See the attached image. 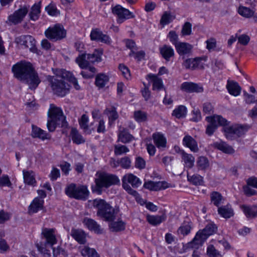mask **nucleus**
Returning a JSON list of instances; mask_svg holds the SVG:
<instances>
[{"label": "nucleus", "mask_w": 257, "mask_h": 257, "mask_svg": "<svg viewBox=\"0 0 257 257\" xmlns=\"http://www.w3.org/2000/svg\"><path fill=\"white\" fill-rule=\"evenodd\" d=\"M55 76H48L47 80L53 93L60 97L65 96L69 93L70 85L66 81L72 83L76 90H79L80 86L77 79L72 74L65 70H56Z\"/></svg>", "instance_id": "1"}, {"label": "nucleus", "mask_w": 257, "mask_h": 257, "mask_svg": "<svg viewBox=\"0 0 257 257\" xmlns=\"http://www.w3.org/2000/svg\"><path fill=\"white\" fill-rule=\"evenodd\" d=\"M12 71L16 78L28 84L31 89H36L41 82L38 74L30 62H19L13 66Z\"/></svg>", "instance_id": "2"}, {"label": "nucleus", "mask_w": 257, "mask_h": 257, "mask_svg": "<svg viewBox=\"0 0 257 257\" xmlns=\"http://www.w3.org/2000/svg\"><path fill=\"white\" fill-rule=\"evenodd\" d=\"M42 234L44 237L41 241L36 244V246L44 257L50 256L51 249L53 250L54 257H65L67 255L66 251L62 247L60 246H57L56 248L53 247V245L57 242L53 229H44Z\"/></svg>", "instance_id": "3"}, {"label": "nucleus", "mask_w": 257, "mask_h": 257, "mask_svg": "<svg viewBox=\"0 0 257 257\" xmlns=\"http://www.w3.org/2000/svg\"><path fill=\"white\" fill-rule=\"evenodd\" d=\"M94 178V184L91 186L92 193L101 195L103 189H107L111 186L120 183L118 177L112 174L103 171H97Z\"/></svg>", "instance_id": "4"}, {"label": "nucleus", "mask_w": 257, "mask_h": 257, "mask_svg": "<svg viewBox=\"0 0 257 257\" xmlns=\"http://www.w3.org/2000/svg\"><path fill=\"white\" fill-rule=\"evenodd\" d=\"M66 123V118L61 108L51 104L48 111L47 126L48 130L51 132H54L57 125L63 126Z\"/></svg>", "instance_id": "5"}, {"label": "nucleus", "mask_w": 257, "mask_h": 257, "mask_svg": "<svg viewBox=\"0 0 257 257\" xmlns=\"http://www.w3.org/2000/svg\"><path fill=\"white\" fill-rule=\"evenodd\" d=\"M93 206L98 209L97 215L106 221H113L119 212L118 208H114L102 199L94 200Z\"/></svg>", "instance_id": "6"}, {"label": "nucleus", "mask_w": 257, "mask_h": 257, "mask_svg": "<svg viewBox=\"0 0 257 257\" xmlns=\"http://www.w3.org/2000/svg\"><path fill=\"white\" fill-rule=\"evenodd\" d=\"M216 230L217 227L215 224L208 223L203 229L197 232L193 239L187 244V247L198 248L208 237L215 232Z\"/></svg>", "instance_id": "7"}, {"label": "nucleus", "mask_w": 257, "mask_h": 257, "mask_svg": "<svg viewBox=\"0 0 257 257\" xmlns=\"http://www.w3.org/2000/svg\"><path fill=\"white\" fill-rule=\"evenodd\" d=\"M102 54L101 49H95L92 54L82 53L76 58V62L81 68H85L90 63L100 62Z\"/></svg>", "instance_id": "8"}, {"label": "nucleus", "mask_w": 257, "mask_h": 257, "mask_svg": "<svg viewBox=\"0 0 257 257\" xmlns=\"http://www.w3.org/2000/svg\"><path fill=\"white\" fill-rule=\"evenodd\" d=\"M65 192L66 194L71 198L84 200L88 198L89 194L86 186H77L74 183L68 185L65 188Z\"/></svg>", "instance_id": "9"}, {"label": "nucleus", "mask_w": 257, "mask_h": 257, "mask_svg": "<svg viewBox=\"0 0 257 257\" xmlns=\"http://www.w3.org/2000/svg\"><path fill=\"white\" fill-rule=\"evenodd\" d=\"M206 120L209 123L206 129V134L209 136L213 134L218 125L225 126L228 124L225 118L219 115L207 116Z\"/></svg>", "instance_id": "10"}, {"label": "nucleus", "mask_w": 257, "mask_h": 257, "mask_svg": "<svg viewBox=\"0 0 257 257\" xmlns=\"http://www.w3.org/2000/svg\"><path fill=\"white\" fill-rule=\"evenodd\" d=\"M46 37L53 41L60 40L66 36V31L62 25L56 24L53 27H49L45 32Z\"/></svg>", "instance_id": "11"}, {"label": "nucleus", "mask_w": 257, "mask_h": 257, "mask_svg": "<svg viewBox=\"0 0 257 257\" xmlns=\"http://www.w3.org/2000/svg\"><path fill=\"white\" fill-rule=\"evenodd\" d=\"M112 13L117 16L116 22L118 24H121L126 20L135 17L132 12L119 5L112 8Z\"/></svg>", "instance_id": "12"}, {"label": "nucleus", "mask_w": 257, "mask_h": 257, "mask_svg": "<svg viewBox=\"0 0 257 257\" xmlns=\"http://www.w3.org/2000/svg\"><path fill=\"white\" fill-rule=\"evenodd\" d=\"M17 44L23 46L24 48H28L31 51L34 52L36 50L35 39L30 35H22L16 38Z\"/></svg>", "instance_id": "13"}, {"label": "nucleus", "mask_w": 257, "mask_h": 257, "mask_svg": "<svg viewBox=\"0 0 257 257\" xmlns=\"http://www.w3.org/2000/svg\"><path fill=\"white\" fill-rule=\"evenodd\" d=\"M28 12V9L26 6H24L16 11L13 14L10 15L8 17V20L10 23L17 25L21 23L25 17Z\"/></svg>", "instance_id": "14"}, {"label": "nucleus", "mask_w": 257, "mask_h": 257, "mask_svg": "<svg viewBox=\"0 0 257 257\" xmlns=\"http://www.w3.org/2000/svg\"><path fill=\"white\" fill-rule=\"evenodd\" d=\"M206 61L205 58L197 57L195 58H189L186 59L183 66L186 69H191L192 70L196 69H204V64L202 62V60Z\"/></svg>", "instance_id": "15"}, {"label": "nucleus", "mask_w": 257, "mask_h": 257, "mask_svg": "<svg viewBox=\"0 0 257 257\" xmlns=\"http://www.w3.org/2000/svg\"><path fill=\"white\" fill-rule=\"evenodd\" d=\"M223 126V131L226 138L233 140L240 136L241 125L238 124H233L231 126Z\"/></svg>", "instance_id": "16"}, {"label": "nucleus", "mask_w": 257, "mask_h": 257, "mask_svg": "<svg viewBox=\"0 0 257 257\" xmlns=\"http://www.w3.org/2000/svg\"><path fill=\"white\" fill-rule=\"evenodd\" d=\"M170 187L168 183L165 181L153 182L149 181L145 182L144 187L151 191H158L165 189Z\"/></svg>", "instance_id": "17"}, {"label": "nucleus", "mask_w": 257, "mask_h": 257, "mask_svg": "<svg viewBox=\"0 0 257 257\" xmlns=\"http://www.w3.org/2000/svg\"><path fill=\"white\" fill-rule=\"evenodd\" d=\"M122 184H130L133 188H137L142 184L141 181L132 173L125 174L122 178Z\"/></svg>", "instance_id": "18"}, {"label": "nucleus", "mask_w": 257, "mask_h": 257, "mask_svg": "<svg viewBox=\"0 0 257 257\" xmlns=\"http://www.w3.org/2000/svg\"><path fill=\"white\" fill-rule=\"evenodd\" d=\"M181 89L188 93H199L203 91V88L202 86L190 82H183L181 85Z\"/></svg>", "instance_id": "19"}, {"label": "nucleus", "mask_w": 257, "mask_h": 257, "mask_svg": "<svg viewBox=\"0 0 257 257\" xmlns=\"http://www.w3.org/2000/svg\"><path fill=\"white\" fill-rule=\"evenodd\" d=\"M84 224L91 231H93L97 234H101L103 232V229L94 220L85 217L83 220Z\"/></svg>", "instance_id": "20"}, {"label": "nucleus", "mask_w": 257, "mask_h": 257, "mask_svg": "<svg viewBox=\"0 0 257 257\" xmlns=\"http://www.w3.org/2000/svg\"><path fill=\"white\" fill-rule=\"evenodd\" d=\"M146 79L152 83L153 90L159 91L163 88L162 79L157 75L150 73L146 76Z\"/></svg>", "instance_id": "21"}, {"label": "nucleus", "mask_w": 257, "mask_h": 257, "mask_svg": "<svg viewBox=\"0 0 257 257\" xmlns=\"http://www.w3.org/2000/svg\"><path fill=\"white\" fill-rule=\"evenodd\" d=\"M160 53L162 57L166 61H169L174 56V51L172 47L167 45H164L159 48Z\"/></svg>", "instance_id": "22"}, {"label": "nucleus", "mask_w": 257, "mask_h": 257, "mask_svg": "<svg viewBox=\"0 0 257 257\" xmlns=\"http://www.w3.org/2000/svg\"><path fill=\"white\" fill-rule=\"evenodd\" d=\"M88 116L86 114H83L78 120L80 128L83 130L84 134L89 135L94 131V128H90L88 125Z\"/></svg>", "instance_id": "23"}, {"label": "nucleus", "mask_w": 257, "mask_h": 257, "mask_svg": "<svg viewBox=\"0 0 257 257\" xmlns=\"http://www.w3.org/2000/svg\"><path fill=\"white\" fill-rule=\"evenodd\" d=\"M71 235L80 244H84L86 242V234L81 229H72L71 231Z\"/></svg>", "instance_id": "24"}, {"label": "nucleus", "mask_w": 257, "mask_h": 257, "mask_svg": "<svg viewBox=\"0 0 257 257\" xmlns=\"http://www.w3.org/2000/svg\"><path fill=\"white\" fill-rule=\"evenodd\" d=\"M32 136L33 138H38L42 140L50 138V136L49 134L41 128L35 125H32Z\"/></svg>", "instance_id": "25"}, {"label": "nucleus", "mask_w": 257, "mask_h": 257, "mask_svg": "<svg viewBox=\"0 0 257 257\" xmlns=\"http://www.w3.org/2000/svg\"><path fill=\"white\" fill-rule=\"evenodd\" d=\"M153 139L154 144L158 148H164L166 147L167 140L164 136L160 133H156L153 134Z\"/></svg>", "instance_id": "26"}, {"label": "nucleus", "mask_w": 257, "mask_h": 257, "mask_svg": "<svg viewBox=\"0 0 257 257\" xmlns=\"http://www.w3.org/2000/svg\"><path fill=\"white\" fill-rule=\"evenodd\" d=\"M183 144L189 148L192 151L197 152L198 151L196 141L190 136H185L183 140Z\"/></svg>", "instance_id": "27"}, {"label": "nucleus", "mask_w": 257, "mask_h": 257, "mask_svg": "<svg viewBox=\"0 0 257 257\" xmlns=\"http://www.w3.org/2000/svg\"><path fill=\"white\" fill-rule=\"evenodd\" d=\"M70 135L74 144L79 145L85 142L84 138L76 128L73 127L71 128Z\"/></svg>", "instance_id": "28"}, {"label": "nucleus", "mask_w": 257, "mask_h": 257, "mask_svg": "<svg viewBox=\"0 0 257 257\" xmlns=\"http://www.w3.org/2000/svg\"><path fill=\"white\" fill-rule=\"evenodd\" d=\"M23 173L25 183L33 186L36 185L37 182L35 179L34 173L33 171H28L24 170Z\"/></svg>", "instance_id": "29"}, {"label": "nucleus", "mask_w": 257, "mask_h": 257, "mask_svg": "<svg viewBox=\"0 0 257 257\" xmlns=\"http://www.w3.org/2000/svg\"><path fill=\"white\" fill-rule=\"evenodd\" d=\"M242 210L246 217L248 218L257 217V205H242Z\"/></svg>", "instance_id": "30"}, {"label": "nucleus", "mask_w": 257, "mask_h": 257, "mask_svg": "<svg viewBox=\"0 0 257 257\" xmlns=\"http://www.w3.org/2000/svg\"><path fill=\"white\" fill-rule=\"evenodd\" d=\"M175 47L177 52L180 55L189 53L192 48L190 44L185 42H179Z\"/></svg>", "instance_id": "31"}, {"label": "nucleus", "mask_w": 257, "mask_h": 257, "mask_svg": "<svg viewBox=\"0 0 257 257\" xmlns=\"http://www.w3.org/2000/svg\"><path fill=\"white\" fill-rule=\"evenodd\" d=\"M226 88L231 95L236 96L240 94V86L237 83L233 81L228 80Z\"/></svg>", "instance_id": "32"}, {"label": "nucleus", "mask_w": 257, "mask_h": 257, "mask_svg": "<svg viewBox=\"0 0 257 257\" xmlns=\"http://www.w3.org/2000/svg\"><path fill=\"white\" fill-rule=\"evenodd\" d=\"M44 200L38 197L35 198L29 206V211L32 213H36L43 207Z\"/></svg>", "instance_id": "33"}, {"label": "nucleus", "mask_w": 257, "mask_h": 257, "mask_svg": "<svg viewBox=\"0 0 257 257\" xmlns=\"http://www.w3.org/2000/svg\"><path fill=\"white\" fill-rule=\"evenodd\" d=\"M213 146L226 154L234 153V150L232 148L223 142H215L213 143Z\"/></svg>", "instance_id": "34"}, {"label": "nucleus", "mask_w": 257, "mask_h": 257, "mask_svg": "<svg viewBox=\"0 0 257 257\" xmlns=\"http://www.w3.org/2000/svg\"><path fill=\"white\" fill-rule=\"evenodd\" d=\"M118 141L126 144L134 140V137L125 129L120 131L118 135Z\"/></svg>", "instance_id": "35"}, {"label": "nucleus", "mask_w": 257, "mask_h": 257, "mask_svg": "<svg viewBox=\"0 0 257 257\" xmlns=\"http://www.w3.org/2000/svg\"><path fill=\"white\" fill-rule=\"evenodd\" d=\"M166 215H148L147 217V221L153 225H157L163 222L166 219Z\"/></svg>", "instance_id": "36"}, {"label": "nucleus", "mask_w": 257, "mask_h": 257, "mask_svg": "<svg viewBox=\"0 0 257 257\" xmlns=\"http://www.w3.org/2000/svg\"><path fill=\"white\" fill-rule=\"evenodd\" d=\"M209 166L208 159L204 156L198 158L196 161V167L198 170L205 171Z\"/></svg>", "instance_id": "37"}, {"label": "nucleus", "mask_w": 257, "mask_h": 257, "mask_svg": "<svg viewBox=\"0 0 257 257\" xmlns=\"http://www.w3.org/2000/svg\"><path fill=\"white\" fill-rule=\"evenodd\" d=\"M187 177L188 181L194 185L200 186L203 184V178L198 174L191 176L187 173Z\"/></svg>", "instance_id": "38"}, {"label": "nucleus", "mask_w": 257, "mask_h": 257, "mask_svg": "<svg viewBox=\"0 0 257 257\" xmlns=\"http://www.w3.org/2000/svg\"><path fill=\"white\" fill-rule=\"evenodd\" d=\"M81 254L83 256L99 257V254L95 249L84 246L80 250Z\"/></svg>", "instance_id": "39"}, {"label": "nucleus", "mask_w": 257, "mask_h": 257, "mask_svg": "<svg viewBox=\"0 0 257 257\" xmlns=\"http://www.w3.org/2000/svg\"><path fill=\"white\" fill-rule=\"evenodd\" d=\"M109 81L108 77L104 74H99L95 78V85L99 88H103Z\"/></svg>", "instance_id": "40"}, {"label": "nucleus", "mask_w": 257, "mask_h": 257, "mask_svg": "<svg viewBox=\"0 0 257 257\" xmlns=\"http://www.w3.org/2000/svg\"><path fill=\"white\" fill-rule=\"evenodd\" d=\"M218 214L225 218H229L233 216V210L227 206L219 207L218 208Z\"/></svg>", "instance_id": "41"}, {"label": "nucleus", "mask_w": 257, "mask_h": 257, "mask_svg": "<svg viewBox=\"0 0 257 257\" xmlns=\"http://www.w3.org/2000/svg\"><path fill=\"white\" fill-rule=\"evenodd\" d=\"M40 4L41 2L38 4H35L31 8V11L29 13V16L31 20L36 21L38 19L40 14Z\"/></svg>", "instance_id": "42"}, {"label": "nucleus", "mask_w": 257, "mask_h": 257, "mask_svg": "<svg viewBox=\"0 0 257 257\" xmlns=\"http://www.w3.org/2000/svg\"><path fill=\"white\" fill-rule=\"evenodd\" d=\"M182 158L187 168H192L193 167L195 158L192 155L183 152L182 153Z\"/></svg>", "instance_id": "43"}, {"label": "nucleus", "mask_w": 257, "mask_h": 257, "mask_svg": "<svg viewBox=\"0 0 257 257\" xmlns=\"http://www.w3.org/2000/svg\"><path fill=\"white\" fill-rule=\"evenodd\" d=\"M110 230L113 232H118L124 230L125 223L122 220L118 221H112L109 224Z\"/></svg>", "instance_id": "44"}, {"label": "nucleus", "mask_w": 257, "mask_h": 257, "mask_svg": "<svg viewBox=\"0 0 257 257\" xmlns=\"http://www.w3.org/2000/svg\"><path fill=\"white\" fill-rule=\"evenodd\" d=\"M187 114V108L184 105H179L172 112V115L177 118L185 117Z\"/></svg>", "instance_id": "45"}, {"label": "nucleus", "mask_w": 257, "mask_h": 257, "mask_svg": "<svg viewBox=\"0 0 257 257\" xmlns=\"http://www.w3.org/2000/svg\"><path fill=\"white\" fill-rule=\"evenodd\" d=\"M211 202L216 206L219 207L222 203L223 197L218 192L213 191L210 194Z\"/></svg>", "instance_id": "46"}, {"label": "nucleus", "mask_w": 257, "mask_h": 257, "mask_svg": "<svg viewBox=\"0 0 257 257\" xmlns=\"http://www.w3.org/2000/svg\"><path fill=\"white\" fill-rule=\"evenodd\" d=\"M85 70L82 71L81 74L84 78L88 79L92 78L95 73L96 72V69L94 67H89L84 68Z\"/></svg>", "instance_id": "47"}, {"label": "nucleus", "mask_w": 257, "mask_h": 257, "mask_svg": "<svg viewBox=\"0 0 257 257\" xmlns=\"http://www.w3.org/2000/svg\"><path fill=\"white\" fill-rule=\"evenodd\" d=\"M174 19L175 17L172 16L170 12H165L160 20V24L163 26L168 25L172 22Z\"/></svg>", "instance_id": "48"}, {"label": "nucleus", "mask_w": 257, "mask_h": 257, "mask_svg": "<svg viewBox=\"0 0 257 257\" xmlns=\"http://www.w3.org/2000/svg\"><path fill=\"white\" fill-rule=\"evenodd\" d=\"M134 116L135 120L139 122H144L147 120V113L141 110L135 111Z\"/></svg>", "instance_id": "49"}, {"label": "nucleus", "mask_w": 257, "mask_h": 257, "mask_svg": "<svg viewBox=\"0 0 257 257\" xmlns=\"http://www.w3.org/2000/svg\"><path fill=\"white\" fill-rule=\"evenodd\" d=\"M105 113L108 115L109 122L114 121L118 117L117 112L114 107L106 108L105 110Z\"/></svg>", "instance_id": "50"}, {"label": "nucleus", "mask_w": 257, "mask_h": 257, "mask_svg": "<svg viewBox=\"0 0 257 257\" xmlns=\"http://www.w3.org/2000/svg\"><path fill=\"white\" fill-rule=\"evenodd\" d=\"M128 152L129 149L125 146L122 145H116L114 147V154L116 156H120Z\"/></svg>", "instance_id": "51"}, {"label": "nucleus", "mask_w": 257, "mask_h": 257, "mask_svg": "<svg viewBox=\"0 0 257 257\" xmlns=\"http://www.w3.org/2000/svg\"><path fill=\"white\" fill-rule=\"evenodd\" d=\"M253 187L246 184L243 187L244 194L247 197L257 196V191Z\"/></svg>", "instance_id": "52"}, {"label": "nucleus", "mask_w": 257, "mask_h": 257, "mask_svg": "<svg viewBox=\"0 0 257 257\" xmlns=\"http://www.w3.org/2000/svg\"><path fill=\"white\" fill-rule=\"evenodd\" d=\"M207 254L209 257H222L220 252L213 245H210L207 249Z\"/></svg>", "instance_id": "53"}, {"label": "nucleus", "mask_w": 257, "mask_h": 257, "mask_svg": "<svg viewBox=\"0 0 257 257\" xmlns=\"http://www.w3.org/2000/svg\"><path fill=\"white\" fill-rule=\"evenodd\" d=\"M119 160V165L121 168L125 169L130 168L131 166V160L128 157H124Z\"/></svg>", "instance_id": "54"}, {"label": "nucleus", "mask_w": 257, "mask_h": 257, "mask_svg": "<svg viewBox=\"0 0 257 257\" xmlns=\"http://www.w3.org/2000/svg\"><path fill=\"white\" fill-rule=\"evenodd\" d=\"M191 230V226L189 224L182 225L178 229V234H180L183 236L188 234Z\"/></svg>", "instance_id": "55"}, {"label": "nucleus", "mask_w": 257, "mask_h": 257, "mask_svg": "<svg viewBox=\"0 0 257 257\" xmlns=\"http://www.w3.org/2000/svg\"><path fill=\"white\" fill-rule=\"evenodd\" d=\"M12 184L7 175H3L2 177H0V187L7 186L12 187Z\"/></svg>", "instance_id": "56"}, {"label": "nucleus", "mask_w": 257, "mask_h": 257, "mask_svg": "<svg viewBox=\"0 0 257 257\" xmlns=\"http://www.w3.org/2000/svg\"><path fill=\"white\" fill-rule=\"evenodd\" d=\"M103 34L102 32L98 29H93L91 31L90 33V39L92 41H98L100 37Z\"/></svg>", "instance_id": "57"}, {"label": "nucleus", "mask_w": 257, "mask_h": 257, "mask_svg": "<svg viewBox=\"0 0 257 257\" xmlns=\"http://www.w3.org/2000/svg\"><path fill=\"white\" fill-rule=\"evenodd\" d=\"M168 38L169 39L170 42L175 46L179 43L178 42V36L175 31H170L168 35Z\"/></svg>", "instance_id": "58"}, {"label": "nucleus", "mask_w": 257, "mask_h": 257, "mask_svg": "<svg viewBox=\"0 0 257 257\" xmlns=\"http://www.w3.org/2000/svg\"><path fill=\"white\" fill-rule=\"evenodd\" d=\"M135 167L140 170L144 169L146 167L145 160L141 157H137L136 158Z\"/></svg>", "instance_id": "59"}, {"label": "nucleus", "mask_w": 257, "mask_h": 257, "mask_svg": "<svg viewBox=\"0 0 257 257\" xmlns=\"http://www.w3.org/2000/svg\"><path fill=\"white\" fill-rule=\"evenodd\" d=\"M192 25L189 22H186L183 26L181 33L183 35H190L191 34Z\"/></svg>", "instance_id": "60"}, {"label": "nucleus", "mask_w": 257, "mask_h": 257, "mask_svg": "<svg viewBox=\"0 0 257 257\" xmlns=\"http://www.w3.org/2000/svg\"><path fill=\"white\" fill-rule=\"evenodd\" d=\"M105 122L103 119H99L96 124V131L98 133H104L105 132Z\"/></svg>", "instance_id": "61"}, {"label": "nucleus", "mask_w": 257, "mask_h": 257, "mask_svg": "<svg viewBox=\"0 0 257 257\" xmlns=\"http://www.w3.org/2000/svg\"><path fill=\"white\" fill-rule=\"evenodd\" d=\"M122 186L123 188L127 192V193L136 198L139 195L138 193L135 190L132 188L129 184H122Z\"/></svg>", "instance_id": "62"}, {"label": "nucleus", "mask_w": 257, "mask_h": 257, "mask_svg": "<svg viewBox=\"0 0 257 257\" xmlns=\"http://www.w3.org/2000/svg\"><path fill=\"white\" fill-rule=\"evenodd\" d=\"M192 117L191 118V120L194 121V122H198L200 121L201 119V112L198 109H194L192 112Z\"/></svg>", "instance_id": "63"}, {"label": "nucleus", "mask_w": 257, "mask_h": 257, "mask_svg": "<svg viewBox=\"0 0 257 257\" xmlns=\"http://www.w3.org/2000/svg\"><path fill=\"white\" fill-rule=\"evenodd\" d=\"M246 184L257 189V177L251 176L246 180Z\"/></svg>", "instance_id": "64"}]
</instances>
